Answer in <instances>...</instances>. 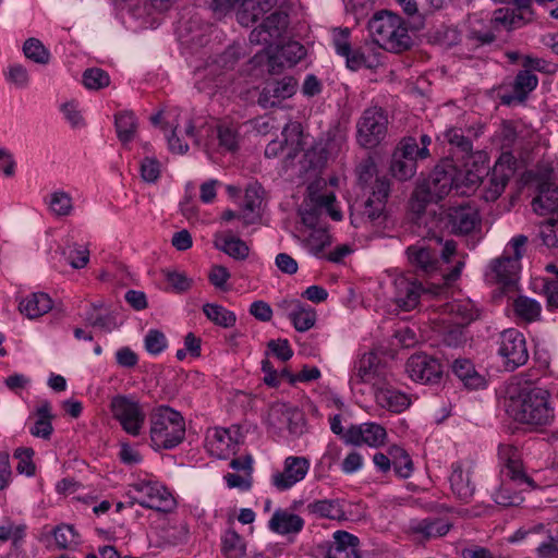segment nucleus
<instances>
[{
    "label": "nucleus",
    "mask_w": 558,
    "mask_h": 558,
    "mask_svg": "<svg viewBox=\"0 0 558 558\" xmlns=\"http://www.w3.org/2000/svg\"><path fill=\"white\" fill-rule=\"evenodd\" d=\"M459 168L451 159L441 160L430 172L427 179L420 183L411 197V209L415 215V222L422 225L427 218L426 206L438 203L450 192L457 195H466L468 191L460 183Z\"/></svg>",
    "instance_id": "f257e3e1"
},
{
    "label": "nucleus",
    "mask_w": 558,
    "mask_h": 558,
    "mask_svg": "<svg viewBox=\"0 0 558 558\" xmlns=\"http://www.w3.org/2000/svg\"><path fill=\"white\" fill-rule=\"evenodd\" d=\"M508 413L521 424L548 426L555 420V403L547 389L523 387L509 398Z\"/></svg>",
    "instance_id": "f03ea898"
},
{
    "label": "nucleus",
    "mask_w": 558,
    "mask_h": 558,
    "mask_svg": "<svg viewBox=\"0 0 558 558\" xmlns=\"http://www.w3.org/2000/svg\"><path fill=\"white\" fill-rule=\"evenodd\" d=\"M422 225L426 227L427 234L433 236L442 230L454 235H468L481 229L482 217L475 206L461 203L448 208L441 207L439 213L429 210Z\"/></svg>",
    "instance_id": "7ed1b4c3"
},
{
    "label": "nucleus",
    "mask_w": 558,
    "mask_h": 558,
    "mask_svg": "<svg viewBox=\"0 0 558 558\" xmlns=\"http://www.w3.org/2000/svg\"><path fill=\"white\" fill-rule=\"evenodd\" d=\"M150 447L155 451L171 450L185 439V420L169 405H158L149 414Z\"/></svg>",
    "instance_id": "20e7f679"
},
{
    "label": "nucleus",
    "mask_w": 558,
    "mask_h": 558,
    "mask_svg": "<svg viewBox=\"0 0 558 558\" xmlns=\"http://www.w3.org/2000/svg\"><path fill=\"white\" fill-rule=\"evenodd\" d=\"M373 41L384 50L403 52L413 45L403 19L387 10L376 12L367 23Z\"/></svg>",
    "instance_id": "39448f33"
},
{
    "label": "nucleus",
    "mask_w": 558,
    "mask_h": 558,
    "mask_svg": "<svg viewBox=\"0 0 558 558\" xmlns=\"http://www.w3.org/2000/svg\"><path fill=\"white\" fill-rule=\"evenodd\" d=\"M110 410L122 429L133 436L141 435L144 428L146 414L138 400L131 395H117L111 399Z\"/></svg>",
    "instance_id": "423d86ee"
},
{
    "label": "nucleus",
    "mask_w": 558,
    "mask_h": 558,
    "mask_svg": "<svg viewBox=\"0 0 558 558\" xmlns=\"http://www.w3.org/2000/svg\"><path fill=\"white\" fill-rule=\"evenodd\" d=\"M388 118L380 107L363 111L356 123V141L364 148L378 146L387 134Z\"/></svg>",
    "instance_id": "0eeeda50"
},
{
    "label": "nucleus",
    "mask_w": 558,
    "mask_h": 558,
    "mask_svg": "<svg viewBox=\"0 0 558 558\" xmlns=\"http://www.w3.org/2000/svg\"><path fill=\"white\" fill-rule=\"evenodd\" d=\"M497 345V354L507 371L513 372L529 361L525 337L515 328L500 332Z\"/></svg>",
    "instance_id": "6e6552de"
},
{
    "label": "nucleus",
    "mask_w": 558,
    "mask_h": 558,
    "mask_svg": "<svg viewBox=\"0 0 558 558\" xmlns=\"http://www.w3.org/2000/svg\"><path fill=\"white\" fill-rule=\"evenodd\" d=\"M138 496L131 497L130 505L140 506L159 512H169L175 506L171 493L160 483L153 481H141L132 485Z\"/></svg>",
    "instance_id": "1a4fd4ad"
},
{
    "label": "nucleus",
    "mask_w": 558,
    "mask_h": 558,
    "mask_svg": "<svg viewBox=\"0 0 558 558\" xmlns=\"http://www.w3.org/2000/svg\"><path fill=\"white\" fill-rule=\"evenodd\" d=\"M368 194V197L362 204V217L374 226H385L388 218L386 205L390 194V180L388 178H377Z\"/></svg>",
    "instance_id": "9d476101"
},
{
    "label": "nucleus",
    "mask_w": 558,
    "mask_h": 558,
    "mask_svg": "<svg viewBox=\"0 0 558 558\" xmlns=\"http://www.w3.org/2000/svg\"><path fill=\"white\" fill-rule=\"evenodd\" d=\"M310 468L308 458L289 456L283 461L282 471H277L271 475L270 483L279 492L289 490L306 477Z\"/></svg>",
    "instance_id": "9b49d317"
},
{
    "label": "nucleus",
    "mask_w": 558,
    "mask_h": 558,
    "mask_svg": "<svg viewBox=\"0 0 558 558\" xmlns=\"http://www.w3.org/2000/svg\"><path fill=\"white\" fill-rule=\"evenodd\" d=\"M395 303L404 311L410 312L417 307L423 295L430 292L412 275H401L395 279Z\"/></svg>",
    "instance_id": "f8f14e48"
},
{
    "label": "nucleus",
    "mask_w": 558,
    "mask_h": 558,
    "mask_svg": "<svg viewBox=\"0 0 558 558\" xmlns=\"http://www.w3.org/2000/svg\"><path fill=\"white\" fill-rule=\"evenodd\" d=\"M409 377L421 384H437L442 377L440 362L425 353L413 354L405 364Z\"/></svg>",
    "instance_id": "ddd939ff"
},
{
    "label": "nucleus",
    "mask_w": 558,
    "mask_h": 558,
    "mask_svg": "<svg viewBox=\"0 0 558 558\" xmlns=\"http://www.w3.org/2000/svg\"><path fill=\"white\" fill-rule=\"evenodd\" d=\"M298 82L292 76L268 81L259 93L257 104L264 109L277 107L282 100L292 97Z\"/></svg>",
    "instance_id": "4468645a"
},
{
    "label": "nucleus",
    "mask_w": 558,
    "mask_h": 558,
    "mask_svg": "<svg viewBox=\"0 0 558 558\" xmlns=\"http://www.w3.org/2000/svg\"><path fill=\"white\" fill-rule=\"evenodd\" d=\"M387 432L384 426L374 422L351 425L344 435V442L354 446L367 445L378 448L385 444Z\"/></svg>",
    "instance_id": "2eb2a0df"
},
{
    "label": "nucleus",
    "mask_w": 558,
    "mask_h": 558,
    "mask_svg": "<svg viewBox=\"0 0 558 558\" xmlns=\"http://www.w3.org/2000/svg\"><path fill=\"white\" fill-rule=\"evenodd\" d=\"M511 159L510 154L502 155L488 173V182L483 194L485 201L494 202L504 192L513 173Z\"/></svg>",
    "instance_id": "dca6fc26"
},
{
    "label": "nucleus",
    "mask_w": 558,
    "mask_h": 558,
    "mask_svg": "<svg viewBox=\"0 0 558 558\" xmlns=\"http://www.w3.org/2000/svg\"><path fill=\"white\" fill-rule=\"evenodd\" d=\"M473 468L458 461L451 464V474L449 476L450 488L453 495L462 502L468 504L475 494V483L472 480Z\"/></svg>",
    "instance_id": "f3484780"
},
{
    "label": "nucleus",
    "mask_w": 558,
    "mask_h": 558,
    "mask_svg": "<svg viewBox=\"0 0 558 558\" xmlns=\"http://www.w3.org/2000/svg\"><path fill=\"white\" fill-rule=\"evenodd\" d=\"M489 267L493 279L504 290L512 291L515 288L521 265L517 262V258H511V254L505 251L501 257L490 262Z\"/></svg>",
    "instance_id": "a211bd4d"
},
{
    "label": "nucleus",
    "mask_w": 558,
    "mask_h": 558,
    "mask_svg": "<svg viewBox=\"0 0 558 558\" xmlns=\"http://www.w3.org/2000/svg\"><path fill=\"white\" fill-rule=\"evenodd\" d=\"M451 371L468 390L485 389L488 385L486 371L478 369L469 359H456L452 362Z\"/></svg>",
    "instance_id": "6ab92c4d"
},
{
    "label": "nucleus",
    "mask_w": 558,
    "mask_h": 558,
    "mask_svg": "<svg viewBox=\"0 0 558 558\" xmlns=\"http://www.w3.org/2000/svg\"><path fill=\"white\" fill-rule=\"evenodd\" d=\"M410 265L417 275H432L438 269V254L422 243L410 245L407 251Z\"/></svg>",
    "instance_id": "aec40b11"
},
{
    "label": "nucleus",
    "mask_w": 558,
    "mask_h": 558,
    "mask_svg": "<svg viewBox=\"0 0 558 558\" xmlns=\"http://www.w3.org/2000/svg\"><path fill=\"white\" fill-rule=\"evenodd\" d=\"M533 210L538 215L558 211V187L548 179L541 178L537 183V195L532 201Z\"/></svg>",
    "instance_id": "412c9836"
},
{
    "label": "nucleus",
    "mask_w": 558,
    "mask_h": 558,
    "mask_svg": "<svg viewBox=\"0 0 558 558\" xmlns=\"http://www.w3.org/2000/svg\"><path fill=\"white\" fill-rule=\"evenodd\" d=\"M304 519L287 509H276L270 520L268 529L279 535H296L304 527Z\"/></svg>",
    "instance_id": "4be33fe9"
},
{
    "label": "nucleus",
    "mask_w": 558,
    "mask_h": 558,
    "mask_svg": "<svg viewBox=\"0 0 558 558\" xmlns=\"http://www.w3.org/2000/svg\"><path fill=\"white\" fill-rule=\"evenodd\" d=\"M360 539L347 531H336L333 541L327 550V558H361Z\"/></svg>",
    "instance_id": "5701e85b"
},
{
    "label": "nucleus",
    "mask_w": 558,
    "mask_h": 558,
    "mask_svg": "<svg viewBox=\"0 0 558 558\" xmlns=\"http://www.w3.org/2000/svg\"><path fill=\"white\" fill-rule=\"evenodd\" d=\"M233 434H236V430L216 427L207 437V447L210 453L219 459H226L230 453H234L239 441Z\"/></svg>",
    "instance_id": "b1692460"
},
{
    "label": "nucleus",
    "mask_w": 558,
    "mask_h": 558,
    "mask_svg": "<svg viewBox=\"0 0 558 558\" xmlns=\"http://www.w3.org/2000/svg\"><path fill=\"white\" fill-rule=\"evenodd\" d=\"M276 46H278L276 52L269 57L271 72H276V68L282 69L295 65L306 53L304 46L298 41H288L281 46L278 44Z\"/></svg>",
    "instance_id": "393cba45"
},
{
    "label": "nucleus",
    "mask_w": 558,
    "mask_h": 558,
    "mask_svg": "<svg viewBox=\"0 0 558 558\" xmlns=\"http://www.w3.org/2000/svg\"><path fill=\"white\" fill-rule=\"evenodd\" d=\"M215 246L219 251L238 260L245 259L250 253L247 244L239 236L232 234L231 231L217 233L215 235Z\"/></svg>",
    "instance_id": "a878e982"
},
{
    "label": "nucleus",
    "mask_w": 558,
    "mask_h": 558,
    "mask_svg": "<svg viewBox=\"0 0 558 558\" xmlns=\"http://www.w3.org/2000/svg\"><path fill=\"white\" fill-rule=\"evenodd\" d=\"M538 85V77L531 73L529 70H520L514 77L512 84V95L504 96V102L510 104L512 100L519 102L524 101L529 94L533 92Z\"/></svg>",
    "instance_id": "bb28decb"
},
{
    "label": "nucleus",
    "mask_w": 558,
    "mask_h": 558,
    "mask_svg": "<svg viewBox=\"0 0 558 558\" xmlns=\"http://www.w3.org/2000/svg\"><path fill=\"white\" fill-rule=\"evenodd\" d=\"M375 398L381 408L395 413L403 412L411 404L407 393L391 387L378 388L375 392Z\"/></svg>",
    "instance_id": "cd10ccee"
},
{
    "label": "nucleus",
    "mask_w": 558,
    "mask_h": 558,
    "mask_svg": "<svg viewBox=\"0 0 558 558\" xmlns=\"http://www.w3.org/2000/svg\"><path fill=\"white\" fill-rule=\"evenodd\" d=\"M308 513L317 518L342 521L347 520L343 502L340 499H319L306 506Z\"/></svg>",
    "instance_id": "c85d7f7f"
},
{
    "label": "nucleus",
    "mask_w": 558,
    "mask_h": 558,
    "mask_svg": "<svg viewBox=\"0 0 558 558\" xmlns=\"http://www.w3.org/2000/svg\"><path fill=\"white\" fill-rule=\"evenodd\" d=\"M51 308L52 300L47 293L44 292L31 293L19 304L20 312L31 319L43 316Z\"/></svg>",
    "instance_id": "c756f323"
},
{
    "label": "nucleus",
    "mask_w": 558,
    "mask_h": 558,
    "mask_svg": "<svg viewBox=\"0 0 558 558\" xmlns=\"http://www.w3.org/2000/svg\"><path fill=\"white\" fill-rule=\"evenodd\" d=\"M451 527L444 519H430L412 521L410 523V532L422 536L423 539H430L446 535Z\"/></svg>",
    "instance_id": "7c9ffc66"
},
{
    "label": "nucleus",
    "mask_w": 558,
    "mask_h": 558,
    "mask_svg": "<svg viewBox=\"0 0 558 558\" xmlns=\"http://www.w3.org/2000/svg\"><path fill=\"white\" fill-rule=\"evenodd\" d=\"M378 357L374 353H365L356 362L351 384L371 383L377 375Z\"/></svg>",
    "instance_id": "2f4dec72"
},
{
    "label": "nucleus",
    "mask_w": 558,
    "mask_h": 558,
    "mask_svg": "<svg viewBox=\"0 0 558 558\" xmlns=\"http://www.w3.org/2000/svg\"><path fill=\"white\" fill-rule=\"evenodd\" d=\"M264 189L257 183H251L245 189L244 201H243V209L248 211L253 217H250L248 214L244 215V223L250 225L258 218V210L260 208L263 202Z\"/></svg>",
    "instance_id": "473e14b6"
},
{
    "label": "nucleus",
    "mask_w": 558,
    "mask_h": 558,
    "mask_svg": "<svg viewBox=\"0 0 558 558\" xmlns=\"http://www.w3.org/2000/svg\"><path fill=\"white\" fill-rule=\"evenodd\" d=\"M391 457V466L399 478H409L413 473V461L410 454L400 446L392 445L388 448Z\"/></svg>",
    "instance_id": "72a5a7b5"
},
{
    "label": "nucleus",
    "mask_w": 558,
    "mask_h": 558,
    "mask_svg": "<svg viewBox=\"0 0 558 558\" xmlns=\"http://www.w3.org/2000/svg\"><path fill=\"white\" fill-rule=\"evenodd\" d=\"M202 311L206 318L222 328H231L236 323V316L232 311L216 303H205Z\"/></svg>",
    "instance_id": "f704fd0d"
},
{
    "label": "nucleus",
    "mask_w": 558,
    "mask_h": 558,
    "mask_svg": "<svg viewBox=\"0 0 558 558\" xmlns=\"http://www.w3.org/2000/svg\"><path fill=\"white\" fill-rule=\"evenodd\" d=\"M161 274L168 283L166 290L175 294L186 293L194 284V279L189 277L184 271L174 268H163L161 269Z\"/></svg>",
    "instance_id": "c9c22d12"
},
{
    "label": "nucleus",
    "mask_w": 558,
    "mask_h": 558,
    "mask_svg": "<svg viewBox=\"0 0 558 558\" xmlns=\"http://www.w3.org/2000/svg\"><path fill=\"white\" fill-rule=\"evenodd\" d=\"M445 138L450 144L452 154L458 158L464 160L471 157L473 151L472 141L464 136L461 129H450L446 131Z\"/></svg>",
    "instance_id": "e433bc0d"
},
{
    "label": "nucleus",
    "mask_w": 558,
    "mask_h": 558,
    "mask_svg": "<svg viewBox=\"0 0 558 558\" xmlns=\"http://www.w3.org/2000/svg\"><path fill=\"white\" fill-rule=\"evenodd\" d=\"M221 550L230 558H243L246 555L244 538L233 529H228L221 535Z\"/></svg>",
    "instance_id": "4c0bfd02"
},
{
    "label": "nucleus",
    "mask_w": 558,
    "mask_h": 558,
    "mask_svg": "<svg viewBox=\"0 0 558 558\" xmlns=\"http://www.w3.org/2000/svg\"><path fill=\"white\" fill-rule=\"evenodd\" d=\"M530 20L522 12H517L515 9L500 8L495 10L492 23L500 25L507 31H512L522 27Z\"/></svg>",
    "instance_id": "58836bf2"
},
{
    "label": "nucleus",
    "mask_w": 558,
    "mask_h": 558,
    "mask_svg": "<svg viewBox=\"0 0 558 558\" xmlns=\"http://www.w3.org/2000/svg\"><path fill=\"white\" fill-rule=\"evenodd\" d=\"M50 404L45 402L37 409V420L34 425L29 428V433L34 437L50 439L53 426L51 424L52 415L50 413Z\"/></svg>",
    "instance_id": "ea45409f"
},
{
    "label": "nucleus",
    "mask_w": 558,
    "mask_h": 558,
    "mask_svg": "<svg viewBox=\"0 0 558 558\" xmlns=\"http://www.w3.org/2000/svg\"><path fill=\"white\" fill-rule=\"evenodd\" d=\"M449 312L457 326H468L478 318V310L471 301H456L449 305Z\"/></svg>",
    "instance_id": "a19ab883"
},
{
    "label": "nucleus",
    "mask_w": 558,
    "mask_h": 558,
    "mask_svg": "<svg viewBox=\"0 0 558 558\" xmlns=\"http://www.w3.org/2000/svg\"><path fill=\"white\" fill-rule=\"evenodd\" d=\"M114 125L118 138L123 143H130L135 135L137 122L132 111H121L116 114Z\"/></svg>",
    "instance_id": "79ce46f5"
},
{
    "label": "nucleus",
    "mask_w": 558,
    "mask_h": 558,
    "mask_svg": "<svg viewBox=\"0 0 558 558\" xmlns=\"http://www.w3.org/2000/svg\"><path fill=\"white\" fill-rule=\"evenodd\" d=\"M317 319L316 311L301 302L299 307L290 314V322L300 332H305L314 327Z\"/></svg>",
    "instance_id": "37998d69"
},
{
    "label": "nucleus",
    "mask_w": 558,
    "mask_h": 558,
    "mask_svg": "<svg viewBox=\"0 0 558 558\" xmlns=\"http://www.w3.org/2000/svg\"><path fill=\"white\" fill-rule=\"evenodd\" d=\"M60 253L64 260L75 269L83 268L89 260V251L76 243H69L60 248Z\"/></svg>",
    "instance_id": "c03bdc74"
},
{
    "label": "nucleus",
    "mask_w": 558,
    "mask_h": 558,
    "mask_svg": "<svg viewBox=\"0 0 558 558\" xmlns=\"http://www.w3.org/2000/svg\"><path fill=\"white\" fill-rule=\"evenodd\" d=\"M390 173L399 181H408L412 179L417 170V163L414 159H404L396 154H392L390 162Z\"/></svg>",
    "instance_id": "a18cd8bd"
},
{
    "label": "nucleus",
    "mask_w": 558,
    "mask_h": 558,
    "mask_svg": "<svg viewBox=\"0 0 558 558\" xmlns=\"http://www.w3.org/2000/svg\"><path fill=\"white\" fill-rule=\"evenodd\" d=\"M270 38L279 44L282 35L284 34L288 26V15L283 12H272L267 16L260 24Z\"/></svg>",
    "instance_id": "49530a36"
},
{
    "label": "nucleus",
    "mask_w": 558,
    "mask_h": 558,
    "mask_svg": "<svg viewBox=\"0 0 558 558\" xmlns=\"http://www.w3.org/2000/svg\"><path fill=\"white\" fill-rule=\"evenodd\" d=\"M513 311L519 318L533 322L541 315V305L534 299L519 296L513 302Z\"/></svg>",
    "instance_id": "de8ad7c7"
},
{
    "label": "nucleus",
    "mask_w": 558,
    "mask_h": 558,
    "mask_svg": "<svg viewBox=\"0 0 558 558\" xmlns=\"http://www.w3.org/2000/svg\"><path fill=\"white\" fill-rule=\"evenodd\" d=\"M501 474L519 485L525 483L532 488L535 487L534 481L525 474L521 461L514 456L507 459V462L501 469Z\"/></svg>",
    "instance_id": "09e8293b"
},
{
    "label": "nucleus",
    "mask_w": 558,
    "mask_h": 558,
    "mask_svg": "<svg viewBox=\"0 0 558 558\" xmlns=\"http://www.w3.org/2000/svg\"><path fill=\"white\" fill-rule=\"evenodd\" d=\"M393 154L404 159H414L417 163V159H425L429 156V150L428 148H420L417 141L409 136L399 143Z\"/></svg>",
    "instance_id": "8fccbe9b"
},
{
    "label": "nucleus",
    "mask_w": 558,
    "mask_h": 558,
    "mask_svg": "<svg viewBox=\"0 0 558 558\" xmlns=\"http://www.w3.org/2000/svg\"><path fill=\"white\" fill-rule=\"evenodd\" d=\"M331 243L330 235L326 228H315L306 239V246L311 254L319 257L325 248Z\"/></svg>",
    "instance_id": "3c124183"
},
{
    "label": "nucleus",
    "mask_w": 558,
    "mask_h": 558,
    "mask_svg": "<svg viewBox=\"0 0 558 558\" xmlns=\"http://www.w3.org/2000/svg\"><path fill=\"white\" fill-rule=\"evenodd\" d=\"M49 208L58 217L69 216L73 210L72 197L64 191H56L50 195Z\"/></svg>",
    "instance_id": "603ef678"
},
{
    "label": "nucleus",
    "mask_w": 558,
    "mask_h": 558,
    "mask_svg": "<svg viewBox=\"0 0 558 558\" xmlns=\"http://www.w3.org/2000/svg\"><path fill=\"white\" fill-rule=\"evenodd\" d=\"M84 86L88 89H101L110 84L109 74L99 68L86 69L82 76Z\"/></svg>",
    "instance_id": "864d4df0"
},
{
    "label": "nucleus",
    "mask_w": 558,
    "mask_h": 558,
    "mask_svg": "<svg viewBox=\"0 0 558 558\" xmlns=\"http://www.w3.org/2000/svg\"><path fill=\"white\" fill-rule=\"evenodd\" d=\"M23 51L26 58L36 63L46 64L49 62L50 53L36 38H28L23 46Z\"/></svg>",
    "instance_id": "5fc2aeb1"
},
{
    "label": "nucleus",
    "mask_w": 558,
    "mask_h": 558,
    "mask_svg": "<svg viewBox=\"0 0 558 558\" xmlns=\"http://www.w3.org/2000/svg\"><path fill=\"white\" fill-rule=\"evenodd\" d=\"M539 236L547 247L558 246V211L555 217L547 219L539 226Z\"/></svg>",
    "instance_id": "6e6d98bb"
},
{
    "label": "nucleus",
    "mask_w": 558,
    "mask_h": 558,
    "mask_svg": "<svg viewBox=\"0 0 558 558\" xmlns=\"http://www.w3.org/2000/svg\"><path fill=\"white\" fill-rule=\"evenodd\" d=\"M34 450L28 447H20L14 451L13 457L19 460L16 471L27 476L35 475L36 466L33 462Z\"/></svg>",
    "instance_id": "4d7b16f0"
},
{
    "label": "nucleus",
    "mask_w": 558,
    "mask_h": 558,
    "mask_svg": "<svg viewBox=\"0 0 558 558\" xmlns=\"http://www.w3.org/2000/svg\"><path fill=\"white\" fill-rule=\"evenodd\" d=\"M522 66L531 73L537 71L544 74H555L558 71V63L530 54L523 57Z\"/></svg>",
    "instance_id": "13d9d810"
},
{
    "label": "nucleus",
    "mask_w": 558,
    "mask_h": 558,
    "mask_svg": "<svg viewBox=\"0 0 558 558\" xmlns=\"http://www.w3.org/2000/svg\"><path fill=\"white\" fill-rule=\"evenodd\" d=\"M54 541L60 549L78 543V535L73 525L61 524L53 530Z\"/></svg>",
    "instance_id": "bf43d9fd"
},
{
    "label": "nucleus",
    "mask_w": 558,
    "mask_h": 558,
    "mask_svg": "<svg viewBox=\"0 0 558 558\" xmlns=\"http://www.w3.org/2000/svg\"><path fill=\"white\" fill-rule=\"evenodd\" d=\"M357 175L359 182L363 185H367L371 190V186L375 182L377 178H380L377 173V165L372 157L364 159L357 167ZM381 178H386L381 175Z\"/></svg>",
    "instance_id": "052dcab7"
},
{
    "label": "nucleus",
    "mask_w": 558,
    "mask_h": 558,
    "mask_svg": "<svg viewBox=\"0 0 558 558\" xmlns=\"http://www.w3.org/2000/svg\"><path fill=\"white\" fill-rule=\"evenodd\" d=\"M84 319L88 326L98 327L106 332H111L117 327L116 318L110 313L102 315L86 311Z\"/></svg>",
    "instance_id": "680f3d73"
},
{
    "label": "nucleus",
    "mask_w": 558,
    "mask_h": 558,
    "mask_svg": "<svg viewBox=\"0 0 558 558\" xmlns=\"http://www.w3.org/2000/svg\"><path fill=\"white\" fill-rule=\"evenodd\" d=\"M217 137L219 146L229 151L238 149L239 134L236 130L230 125L221 124L217 129Z\"/></svg>",
    "instance_id": "e2e57ef3"
},
{
    "label": "nucleus",
    "mask_w": 558,
    "mask_h": 558,
    "mask_svg": "<svg viewBox=\"0 0 558 558\" xmlns=\"http://www.w3.org/2000/svg\"><path fill=\"white\" fill-rule=\"evenodd\" d=\"M144 344L149 354L158 355L167 348V339L160 330L150 329L145 336Z\"/></svg>",
    "instance_id": "0e129e2a"
},
{
    "label": "nucleus",
    "mask_w": 558,
    "mask_h": 558,
    "mask_svg": "<svg viewBox=\"0 0 558 558\" xmlns=\"http://www.w3.org/2000/svg\"><path fill=\"white\" fill-rule=\"evenodd\" d=\"M282 417L287 423V427L292 435H301L304 432L305 420L303 414L295 409H287L282 412Z\"/></svg>",
    "instance_id": "69168bd1"
},
{
    "label": "nucleus",
    "mask_w": 558,
    "mask_h": 558,
    "mask_svg": "<svg viewBox=\"0 0 558 558\" xmlns=\"http://www.w3.org/2000/svg\"><path fill=\"white\" fill-rule=\"evenodd\" d=\"M350 34L351 31L348 27L333 28L332 31V46L337 52V54H348L350 52L351 44H350Z\"/></svg>",
    "instance_id": "338daca9"
},
{
    "label": "nucleus",
    "mask_w": 558,
    "mask_h": 558,
    "mask_svg": "<svg viewBox=\"0 0 558 558\" xmlns=\"http://www.w3.org/2000/svg\"><path fill=\"white\" fill-rule=\"evenodd\" d=\"M141 175L148 183L156 182L160 175L159 161L155 158H144L141 163Z\"/></svg>",
    "instance_id": "774afa93"
}]
</instances>
